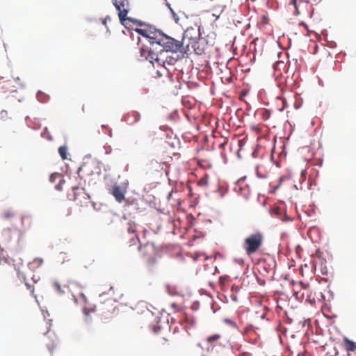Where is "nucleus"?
Here are the masks:
<instances>
[{
  "instance_id": "nucleus-1",
  "label": "nucleus",
  "mask_w": 356,
  "mask_h": 356,
  "mask_svg": "<svg viewBox=\"0 0 356 356\" xmlns=\"http://www.w3.org/2000/svg\"><path fill=\"white\" fill-rule=\"evenodd\" d=\"M194 29L193 28L188 29L184 33L182 40L179 41L168 36L161 31H159L157 35H156L155 41L154 44H152V47H149L148 49L145 47L141 48V56L148 60L152 64L155 62L159 65H163L166 60L163 56L165 51L173 53L184 51L187 53L192 49L196 54H200L196 49L200 33L193 36L192 33Z\"/></svg>"
},
{
  "instance_id": "nucleus-2",
  "label": "nucleus",
  "mask_w": 356,
  "mask_h": 356,
  "mask_svg": "<svg viewBox=\"0 0 356 356\" xmlns=\"http://www.w3.org/2000/svg\"><path fill=\"white\" fill-rule=\"evenodd\" d=\"M264 236L260 232H257L247 236L243 241V248L248 255L256 253L262 246Z\"/></svg>"
},
{
  "instance_id": "nucleus-3",
  "label": "nucleus",
  "mask_w": 356,
  "mask_h": 356,
  "mask_svg": "<svg viewBox=\"0 0 356 356\" xmlns=\"http://www.w3.org/2000/svg\"><path fill=\"white\" fill-rule=\"evenodd\" d=\"M138 250L147 268L152 270L157 262V252L155 245L152 243L147 242L138 247Z\"/></svg>"
},
{
  "instance_id": "nucleus-4",
  "label": "nucleus",
  "mask_w": 356,
  "mask_h": 356,
  "mask_svg": "<svg viewBox=\"0 0 356 356\" xmlns=\"http://www.w3.org/2000/svg\"><path fill=\"white\" fill-rule=\"evenodd\" d=\"M113 3L118 11V16L121 23L127 26L129 22H134L127 15L129 10V0H113Z\"/></svg>"
},
{
  "instance_id": "nucleus-5",
  "label": "nucleus",
  "mask_w": 356,
  "mask_h": 356,
  "mask_svg": "<svg viewBox=\"0 0 356 356\" xmlns=\"http://www.w3.org/2000/svg\"><path fill=\"white\" fill-rule=\"evenodd\" d=\"M81 183L79 181L76 186H72V192L68 193L67 197L70 200L76 201L77 204H83L81 198L85 200L86 203L88 202L89 196L86 193L83 188L81 187Z\"/></svg>"
},
{
  "instance_id": "nucleus-6",
  "label": "nucleus",
  "mask_w": 356,
  "mask_h": 356,
  "mask_svg": "<svg viewBox=\"0 0 356 356\" xmlns=\"http://www.w3.org/2000/svg\"><path fill=\"white\" fill-rule=\"evenodd\" d=\"M122 232L123 238H125V234H128L129 235L128 239L131 243L130 246L136 245L138 241V237L136 233V224L134 222H126L123 225Z\"/></svg>"
},
{
  "instance_id": "nucleus-7",
  "label": "nucleus",
  "mask_w": 356,
  "mask_h": 356,
  "mask_svg": "<svg viewBox=\"0 0 356 356\" xmlns=\"http://www.w3.org/2000/svg\"><path fill=\"white\" fill-rule=\"evenodd\" d=\"M1 241L3 244L9 248L11 246L13 241L19 242V234L16 230H13L10 228L4 229L1 232Z\"/></svg>"
},
{
  "instance_id": "nucleus-8",
  "label": "nucleus",
  "mask_w": 356,
  "mask_h": 356,
  "mask_svg": "<svg viewBox=\"0 0 356 356\" xmlns=\"http://www.w3.org/2000/svg\"><path fill=\"white\" fill-rule=\"evenodd\" d=\"M0 84H2L1 89L6 91L13 92L15 91L16 86H22V83L19 76H13V79L3 81V78L0 79Z\"/></svg>"
},
{
  "instance_id": "nucleus-9",
  "label": "nucleus",
  "mask_w": 356,
  "mask_h": 356,
  "mask_svg": "<svg viewBox=\"0 0 356 356\" xmlns=\"http://www.w3.org/2000/svg\"><path fill=\"white\" fill-rule=\"evenodd\" d=\"M138 33L141 35L142 36L146 38L148 40V42L150 44V47H152V44H154L156 35H157L159 30L152 29L151 28L148 29H136L135 30Z\"/></svg>"
},
{
  "instance_id": "nucleus-10",
  "label": "nucleus",
  "mask_w": 356,
  "mask_h": 356,
  "mask_svg": "<svg viewBox=\"0 0 356 356\" xmlns=\"http://www.w3.org/2000/svg\"><path fill=\"white\" fill-rule=\"evenodd\" d=\"M290 4L293 6L296 15L304 13L305 10L312 7L308 1L304 0H291Z\"/></svg>"
},
{
  "instance_id": "nucleus-11",
  "label": "nucleus",
  "mask_w": 356,
  "mask_h": 356,
  "mask_svg": "<svg viewBox=\"0 0 356 356\" xmlns=\"http://www.w3.org/2000/svg\"><path fill=\"white\" fill-rule=\"evenodd\" d=\"M140 119V114L138 112L131 111L124 115L122 120L129 125H133L138 122Z\"/></svg>"
},
{
  "instance_id": "nucleus-12",
  "label": "nucleus",
  "mask_w": 356,
  "mask_h": 356,
  "mask_svg": "<svg viewBox=\"0 0 356 356\" xmlns=\"http://www.w3.org/2000/svg\"><path fill=\"white\" fill-rule=\"evenodd\" d=\"M49 180L51 183H56V181H58V184H57L55 186V188L58 191L62 190V188H63L62 184H63V183L65 182L62 174L58 173V172H54L51 175V176L49 177Z\"/></svg>"
},
{
  "instance_id": "nucleus-13",
  "label": "nucleus",
  "mask_w": 356,
  "mask_h": 356,
  "mask_svg": "<svg viewBox=\"0 0 356 356\" xmlns=\"http://www.w3.org/2000/svg\"><path fill=\"white\" fill-rule=\"evenodd\" d=\"M111 193L115 197L116 201L120 203L124 199V191L118 185H115L112 188Z\"/></svg>"
},
{
  "instance_id": "nucleus-14",
  "label": "nucleus",
  "mask_w": 356,
  "mask_h": 356,
  "mask_svg": "<svg viewBox=\"0 0 356 356\" xmlns=\"http://www.w3.org/2000/svg\"><path fill=\"white\" fill-rule=\"evenodd\" d=\"M344 347L348 352L355 351L356 350V342L345 338L343 340Z\"/></svg>"
},
{
  "instance_id": "nucleus-15",
  "label": "nucleus",
  "mask_w": 356,
  "mask_h": 356,
  "mask_svg": "<svg viewBox=\"0 0 356 356\" xmlns=\"http://www.w3.org/2000/svg\"><path fill=\"white\" fill-rule=\"evenodd\" d=\"M22 224L25 229H29L33 224L32 218L30 216H24L22 218Z\"/></svg>"
},
{
  "instance_id": "nucleus-16",
  "label": "nucleus",
  "mask_w": 356,
  "mask_h": 356,
  "mask_svg": "<svg viewBox=\"0 0 356 356\" xmlns=\"http://www.w3.org/2000/svg\"><path fill=\"white\" fill-rule=\"evenodd\" d=\"M10 267V263L8 258L2 257L0 258V271H3L6 268Z\"/></svg>"
},
{
  "instance_id": "nucleus-17",
  "label": "nucleus",
  "mask_w": 356,
  "mask_h": 356,
  "mask_svg": "<svg viewBox=\"0 0 356 356\" xmlns=\"http://www.w3.org/2000/svg\"><path fill=\"white\" fill-rule=\"evenodd\" d=\"M99 309L102 310L103 313L111 312V310H113V305L111 304V302L108 301V303H101L99 305Z\"/></svg>"
},
{
  "instance_id": "nucleus-18",
  "label": "nucleus",
  "mask_w": 356,
  "mask_h": 356,
  "mask_svg": "<svg viewBox=\"0 0 356 356\" xmlns=\"http://www.w3.org/2000/svg\"><path fill=\"white\" fill-rule=\"evenodd\" d=\"M186 325H185V327L186 330L191 329L192 327L196 325L197 324V320L195 318L191 316H186Z\"/></svg>"
},
{
  "instance_id": "nucleus-19",
  "label": "nucleus",
  "mask_w": 356,
  "mask_h": 356,
  "mask_svg": "<svg viewBox=\"0 0 356 356\" xmlns=\"http://www.w3.org/2000/svg\"><path fill=\"white\" fill-rule=\"evenodd\" d=\"M277 104H280V106L277 108L279 111H283L286 106V100L284 97H277Z\"/></svg>"
},
{
  "instance_id": "nucleus-20",
  "label": "nucleus",
  "mask_w": 356,
  "mask_h": 356,
  "mask_svg": "<svg viewBox=\"0 0 356 356\" xmlns=\"http://www.w3.org/2000/svg\"><path fill=\"white\" fill-rule=\"evenodd\" d=\"M208 184H209V175L207 174H205L197 181L198 186H207Z\"/></svg>"
},
{
  "instance_id": "nucleus-21",
  "label": "nucleus",
  "mask_w": 356,
  "mask_h": 356,
  "mask_svg": "<svg viewBox=\"0 0 356 356\" xmlns=\"http://www.w3.org/2000/svg\"><path fill=\"white\" fill-rule=\"evenodd\" d=\"M89 170V165L88 163H83L78 170L77 174L80 177V181L82 180L83 177L81 175V172H87Z\"/></svg>"
},
{
  "instance_id": "nucleus-22",
  "label": "nucleus",
  "mask_w": 356,
  "mask_h": 356,
  "mask_svg": "<svg viewBox=\"0 0 356 356\" xmlns=\"http://www.w3.org/2000/svg\"><path fill=\"white\" fill-rule=\"evenodd\" d=\"M58 152L61 158L64 160L67 159V148L65 146H61L58 148Z\"/></svg>"
},
{
  "instance_id": "nucleus-23",
  "label": "nucleus",
  "mask_w": 356,
  "mask_h": 356,
  "mask_svg": "<svg viewBox=\"0 0 356 356\" xmlns=\"http://www.w3.org/2000/svg\"><path fill=\"white\" fill-rule=\"evenodd\" d=\"M221 336L218 334H213L212 336L208 337L207 338V341L209 343H213L216 342L220 339Z\"/></svg>"
},
{
  "instance_id": "nucleus-24",
  "label": "nucleus",
  "mask_w": 356,
  "mask_h": 356,
  "mask_svg": "<svg viewBox=\"0 0 356 356\" xmlns=\"http://www.w3.org/2000/svg\"><path fill=\"white\" fill-rule=\"evenodd\" d=\"M15 213L13 210H6L3 212V216L5 219H11L15 216Z\"/></svg>"
},
{
  "instance_id": "nucleus-25",
  "label": "nucleus",
  "mask_w": 356,
  "mask_h": 356,
  "mask_svg": "<svg viewBox=\"0 0 356 356\" xmlns=\"http://www.w3.org/2000/svg\"><path fill=\"white\" fill-rule=\"evenodd\" d=\"M9 118L8 112L5 110H3L0 112V119L3 121H5Z\"/></svg>"
},
{
  "instance_id": "nucleus-26",
  "label": "nucleus",
  "mask_w": 356,
  "mask_h": 356,
  "mask_svg": "<svg viewBox=\"0 0 356 356\" xmlns=\"http://www.w3.org/2000/svg\"><path fill=\"white\" fill-rule=\"evenodd\" d=\"M223 321H224L226 324H227V325H230V326H231V327H235V328H236V327H236V323H235L232 319H230V318H225V319L223 320Z\"/></svg>"
},
{
  "instance_id": "nucleus-27",
  "label": "nucleus",
  "mask_w": 356,
  "mask_h": 356,
  "mask_svg": "<svg viewBox=\"0 0 356 356\" xmlns=\"http://www.w3.org/2000/svg\"><path fill=\"white\" fill-rule=\"evenodd\" d=\"M168 343V339L165 337H162L159 341V345L161 346H165V345L167 344Z\"/></svg>"
},
{
  "instance_id": "nucleus-28",
  "label": "nucleus",
  "mask_w": 356,
  "mask_h": 356,
  "mask_svg": "<svg viewBox=\"0 0 356 356\" xmlns=\"http://www.w3.org/2000/svg\"><path fill=\"white\" fill-rule=\"evenodd\" d=\"M168 7L172 14V17H173V19L175 21L176 23H178V21H179V17L177 16V15L174 12V10L170 8V5L168 4Z\"/></svg>"
},
{
  "instance_id": "nucleus-29",
  "label": "nucleus",
  "mask_w": 356,
  "mask_h": 356,
  "mask_svg": "<svg viewBox=\"0 0 356 356\" xmlns=\"http://www.w3.org/2000/svg\"><path fill=\"white\" fill-rule=\"evenodd\" d=\"M228 280V276H221L219 278V283L222 285L225 284L227 280Z\"/></svg>"
},
{
  "instance_id": "nucleus-30",
  "label": "nucleus",
  "mask_w": 356,
  "mask_h": 356,
  "mask_svg": "<svg viewBox=\"0 0 356 356\" xmlns=\"http://www.w3.org/2000/svg\"><path fill=\"white\" fill-rule=\"evenodd\" d=\"M55 287L56 289H57V291L60 293H63V291H61V287H60V285L58 284V283H56L55 284Z\"/></svg>"
},
{
  "instance_id": "nucleus-31",
  "label": "nucleus",
  "mask_w": 356,
  "mask_h": 356,
  "mask_svg": "<svg viewBox=\"0 0 356 356\" xmlns=\"http://www.w3.org/2000/svg\"><path fill=\"white\" fill-rule=\"evenodd\" d=\"M56 344H52V346H48V348H49V350L51 352H52V351H53V350L56 348Z\"/></svg>"
},
{
  "instance_id": "nucleus-32",
  "label": "nucleus",
  "mask_w": 356,
  "mask_h": 356,
  "mask_svg": "<svg viewBox=\"0 0 356 356\" xmlns=\"http://www.w3.org/2000/svg\"><path fill=\"white\" fill-rule=\"evenodd\" d=\"M161 330V327L159 326H158V330L156 329V327L154 326L153 327V331L155 332V333H157L159 330Z\"/></svg>"
},
{
  "instance_id": "nucleus-33",
  "label": "nucleus",
  "mask_w": 356,
  "mask_h": 356,
  "mask_svg": "<svg viewBox=\"0 0 356 356\" xmlns=\"http://www.w3.org/2000/svg\"><path fill=\"white\" fill-rule=\"evenodd\" d=\"M227 141H225L224 143H221V144L220 145V148H223V147H224V146L227 145Z\"/></svg>"
},
{
  "instance_id": "nucleus-34",
  "label": "nucleus",
  "mask_w": 356,
  "mask_h": 356,
  "mask_svg": "<svg viewBox=\"0 0 356 356\" xmlns=\"http://www.w3.org/2000/svg\"><path fill=\"white\" fill-rule=\"evenodd\" d=\"M242 356H250V354L248 353H244L242 354Z\"/></svg>"
},
{
  "instance_id": "nucleus-35",
  "label": "nucleus",
  "mask_w": 356,
  "mask_h": 356,
  "mask_svg": "<svg viewBox=\"0 0 356 356\" xmlns=\"http://www.w3.org/2000/svg\"><path fill=\"white\" fill-rule=\"evenodd\" d=\"M280 65H284V63L283 62H280V61L277 62L276 65L278 66Z\"/></svg>"
},
{
  "instance_id": "nucleus-36",
  "label": "nucleus",
  "mask_w": 356,
  "mask_h": 356,
  "mask_svg": "<svg viewBox=\"0 0 356 356\" xmlns=\"http://www.w3.org/2000/svg\"><path fill=\"white\" fill-rule=\"evenodd\" d=\"M154 134H155V132H152V134L150 133L149 136H154Z\"/></svg>"
},
{
  "instance_id": "nucleus-37",
  "label": "nucleus",
  "mask_w": 356,
  "mask_h": 356,
  "mask_svg": "<svg viewBox=\"0 0 356 356\" xmlns=\"http://www.w3.org/2000/svg\"><path fill=\"white\" fill-rule=\"evenodd\" d=\"M213 15L215 16L216 18L219 17V15H217V14H213Z\"/></svg>"
},
{
  "instance_id": "nucleus-38",
  "label": "nucleus",
  "mask_w": 356,
  "mask_h": 356,
  "mask_svg": "<svg viewBox=\"0 0 356 356\" xmlns=\"http://www.w3.org/2000/svg\"><path fill=\"white\" fill-rule=\"evenodd\" d=\"M213 15L215 16L216 18L219 17V15H217V14H213Z\"/></svg>"
},
{
  "instance_id": "nucleus-39",
  "label": "nucleus",
  "mask_w": 356,
  "mask_h": 356,
  "mask_svg": "<svg viewBox=\"0 0 356 356\" xmlns=\"http://www.w3.org/2000/svg\"><path fill=\"white\" fill-rule=\"evenodd\" d=\"M26 286H27L28 288H30V287H31V286H30L29 284H26Z\"/></svg>"
}]
</instances>
